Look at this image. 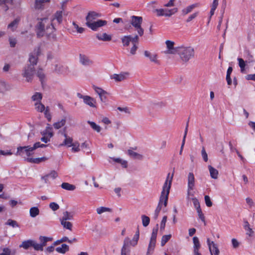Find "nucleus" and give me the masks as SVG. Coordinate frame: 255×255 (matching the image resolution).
<instances>
[{"mask_svg":"<svg viewBox=\"0 0 255 255\" xmlns=\"http://www.w3.org/2000/svg\"><path fill=\"white\" fill-rule=\"evenodd\" d=\"M158 16H171L174 14L177 11V8L169 9L168 8H162L159 9H155Z\"/></svg>","mask_w":255,"mask_h":255,"instance_id":"1a4fd4ad","label":"nucleus"},{"mask_svg":"<svg viewBox=\"0 0 255 255\" xmlns=\"http://www.w3.org/2000/svg\"><path fill=\"white\" fill-rule=\"evenodd\" d=\"M197 212L198 213L199 218L205 224V217L204 214L202 213L200 207H198V209H197Z\"/></svg>","mask_w":255,"mask_h":255,"instance_id":"6e6d98bb","label":"nucleus"},{"mask_svg":"<svg viewBox=\"0 0 255 255\" xmlns=\"http://www.w3.org/2000/svg\"><path fill=\"white\" fill-rule=\"evenodd\" d=\"M79 58L80 62L84 66H90L93 64V61L84 54H80Z\"/></svg>","mask_w":255,"mask_h":255,"instance_id":"4468645a","label":"nucleus"},{"mask_svg":"<svg viewBox=\"0 0 255 255\" xmlns=\"http://www.w3.org/2000/svg\"><path fill=\"white\" fill-rule=\"evenodd\" d=\"M161 208H162L161 205L158 204V206H157L156 209H155V212L154 214V219L155 220H156L157 219L158 216L159 214V212H160V211L161 210Z\"/></svg>","mask_w":255,"mask_h":255,"instance_id":"052dcab7","label":"nucleus"},{"mask_svg":"<svg viewBox=\"0 0 255 255\" xmlns=\"http://www.w3.org/2000/svg\"><path fill=\"white\" fill-rule=\"evenodd\" d=\"M144 55L149 58L151 62H153L157 65H160V62L157 59V55L154 53H151L148 51L145 50L144 51Z\"/></svg>","mask_w":255,"mask_h":255,"instance_id":"f8f14e48","label":"nucleus"},{"mask_svg":"<svg viewBox=\"0 0 255 255\" xmlns=\"http://www.w3.org/2000/svg\"><path fill=\"white\" fill-rule=\"evenodd\" d=\"M36 31L38 37L44 36L46 30L54 29L56 24H60L62 21V17H44L37 19Z\"/></svg>","mask_w":255,"mask_h":255,"instance_id":"f257e3e1","label":"nucleus"},{"mask_svg":"<svg viewBox=\"0 0 255 255\" xmlns=\"http://www.w3.org/2000/svg\"><path fill=\"white\" fill-rule=\"evenodd\" d=\"M7 4H12V0H0V8L5 11L8 9Z\"/></svg>","mask_w":255,"mask_h":255,"instance_id":"b1692460","label":"nucleus"},{"mask_svg":"<svg viewBox=\"0 0 255 255\" xmlns=\"http://www.w3.org/2000/svg\"><path fill=\"white\" fill-rule=\"evenodd\" d=\"M42 94L40 93L37 92L34 95L32 96V99L33 101H38L39 102L42 99Z\"/></svg>","mask_w":255,"mask_h":255,"instance_id":"4d7b16f0","label":"nucleus"},{"mask_svg":"<svg viewBox=\"0 0 255 255\" xmlns=\"http://www.w3.org/2000/svg\"><path fill=\"white\" fill-rule=\"evenodd\" d=\"M208 167L211 177L214 179H217L218 178L219 171L211 165H208Z\"/></svg>","mask_w":255,"mask_h":255,"instance_id":"4be33fe9","label":"nucleus"},{"mask_svg":"<svg viewBox=\"0 0 255 255\" xmlns=\"http://www.w3.org/2000/svg\"><path fill=\"white\" fill-rule=\"evenodd\" d=\"M50 0H35V8L37 9H43L44 4L46 2H49Z\"/></svg>","mask_w":255,"mask_h":255,"instance_id":"393cba45","label":"nucleus"},{"mask_svg":"<svg viewBox=\"0 0 255 255\" xmlns=\"http://www.w3.org/2000/svg\"><path fill=\"white\" fill-rule=\"evenodd\" d=\"M128 154L131 157L133 158L138 159H141L142 158V155L135 152L132 150L128 149Z\"/></svg>","mask_w":255,"mask_h":255,"instance_id":"c9c22d12","label":"nucleus"},{"mask_svg":"<svg viewBox=\"0 0 255 255\" xmlns=\"http://www.w3.org/2000/svg\"><path fill=\"white\" fill-rule=\"evenodd\" d=\"M74 213L73 212H69L68 211L64 212L63 213L62 217L60 220L63 221H70L73 219Z\"/></svg>","mask_w":255,"mask_h":255,"instance_id":"5701e85b","label":"nucleus"},{"mask_svg":"<svg viewBox=\"0 0 255 255\" xmlns=\"http://www.w3.org/2000/svg\"><path fill=\"white\" fill-rule=\"evenodd\" d=\"M88 124H89L92 129L98 132H100L101 130V128L98 125H97L95 122H91L90 121H88L87 122Z\"/></svg>","mask_w":255,"mask_h":255,"instance_id":"a19ab883","label":"nucleus"},{"mask_svg":"<svg viewBox=\"0 0 255 255\" xmlns=\"http://www.w3.org/2000/svg\"><path fill=\"white\" fill-rule=\"evenodd\" d=\"M37 76L39 78L41 83L43 84V82L45 78V75L44 73H43V70L42 69H39L37 71Z\"/></svg>","mask_w":255,"mask_h":255,"instance_id":"de8ad7c7","label":"nucleus"},{"mask_svg":"<svg viewBox=\"0 0 255 255\" xmlns=\"http://www.w3.org/2000/svg\"><path fill=\"white\" fill-rule=\"evenodd\" d=\"M244 228L247 231V234L250 237H252L254 233V231L250 227V224L248 221L244 222Z\"/></svg>","mask_w":255,"mask_h":255,"instance_id":"e433bc0d","label":"nucleus"},{"mask_svg":"<svg viewBox=\"0 0 255 255\" xmlns=\"http://www.w3.org/2000/svg\"><path fill=\"white\" fill-rule=\"evenodd\" d=\"M188 122L187 123L186 126V128H185V129L184 134V136H183V140H182V144H181L180 150V152H179V154H182L183 148L184 145L185 144V139H186V135H187V132H188Z\"/></svg>","mask_w":255,"mask_h":255,"instance_id":"79ce46f5","label":"nucleus"},{"mask_svg":"<svg viewBox=\"0 0 255 255\" xmlns=\"http://www.w3.org/2000/svg\"><path fill=\"white\" fill-rule=\"evenodd\" d=\"M129 238L126 237L124 241V245L121 250V255H127L129 254L130 250L128 246Z\"/></svg>","mask_w":255,"mask_h":255,"instance_id":"dca6fc26","label":"nucleus"},{"mask_svg":"<svg viewBox=\"0 0 255 255\" xmlns=\"http://www.w3.org/2000/svg\"><path fill=\"white\" fill-rule=\"evenodd\" d=\"M139 230L137 229L132 240L131 241L129 240L128 243H129L132 246H135V245H136V244L137 243L138 240L139 239Z\"/></svg>","mask_w":255,"mask_h":255,"instance_id":"473e14b6","label":"nucleus"},{"mask_svg":"<svg viewBox=\"0 0 255 255\" xmlns=\"http://www.w3.org/2000/svg\"><path fill=\"white\" fill-rule=\"evenodd\" d=\"M5 225L11 226L13 228L19 227V225L17 222L16 221L13 220L12 219H8L5 223Z\"/></svg>","mask_w":255,"mask_h":255,"instance_id":"09e8293b","label":"nucleus"},{"mask_svg":"<svg viewBox=\"0 0 255 255\" xmlns=\"http://www.w3.org/2000/svg\"><path fill=\"white\" fill-rule=\"evenodd\" d=\"M173 174L174 173H172L171 176L170 177V173H168L167 176L166 180L165 183H164L162 188V191L161 192V194L160 197L158 205H160L162 206V204H163L165 207L167 206L168 195L171 188V185L173 177Z\"/></svg>","mask_w":255,"mask_h":255,"instance_id":"7ed1b4c3","label":"nucleus"},{"mask_svg":"<svg viewBox=\"0 0 255 255\" xmlns=\"http://www.w3.org/2000/svg\"><path fill=\"white\" fill-rule=\"evenodd\" d=\"M69 246L66 244H63L61 247H57L55 250L59 253L65 254L66 252L69 251Z\"/></svg>","mask_w":255,"mask_h":255,"instance_id":"c85d7f7f","label":"nucleus"},{"mask_svg":"<svg viewBox=\"0 0 255 255\" xmlns=\"http://www.w3.org/2000/svg\"><path fill=\"white\" fill-rule=\"evenodd\" d=\"M39 240L40 241V244L42 246V247L43 248L44 247L46 246L47 245V243L48 242L52 241L53 239L52 238L50 237H47L45 236H40L39 238Z\"/></svg>","mask_w":255,"mask_h":255,"instance_id":"bb28decb","label":"nucleus"},{"mask_svg":"<svg viewBox=\"0 0 255 255\" xmlns=\"http://www.w3.org/2000/svg\"><path fill=\"white\" fill-rule=\"evenodd\" d=\"M33 241V240H28L23 241L19 246V247L23 248L25 250H27L29 247H32Z\"/></svg>","mask_w":255,"mask_h":255,"instance_id":"7c9ffc66","label":"nucleus"},{"mask_svg":"<svg viewBox=\"0 0 255 255\" xmlns=\"http://www.w3.org/2000/svg\"><path fill=\"white\" fill-rule=\"evenodd\" d=\"M63 135L65 137V139L64 140L63 143L59 145V146H67L68 147H71L76 146V143H73L72 142L73 139L72 137L68 136L67 134L65 133H63Z\"/></svg>","mask_w":255,"mask_h":255,"instance_id":"ddd939ff","label":"nucleus"},{"mask_svg":"<svg viewBox=\"0 0 255 255\" xmlns=\"http://www.w3.org/2000/svg\"><path fill=\"white\" fill-rule=\"evenodd\" d=\"M35 109L39 112H42L45 111V107L44 105L39 102H36L35 104Z\"/></svg>","mask_w":255,"mask_h":255,"instance_id":"a18cd8bd","label":"nucleus"},{"mask_svg":"<svg viewBox=\"0 0 255 255\" xmlns=\"http://www.w3.org/2000/svg\"><path fill=\"white\" fill-rule=\"evenodd\" d=\"M193 242L194 244V252L199 251L201 245L198 238L197 237H194Z\"/></svg>","mask_w":255,"mask_h":255,"instance_id":"58836bf2","label":"nucleus"},{"mask_svg":"<svg viewBox=\"0 0 255 255\" xmlns=\"http://www.w3.org/2000/svg\"><path fill=\"white\" fill-rule=\"evenodd\" d=\"M142 21V17H132L130 22L132 25L135 28L138 35L140 36H142L144 33V30L141 27Z\"/></svg>","mask_w":255,"mask_h":255,"instance_id":"6e6552de","label":"nucleus"},{"mask_svg":"<svg viewBox=\"0 0 255 255\" xmlns=\"http://www.w3.org/2000/svg\"><path fill=\"white\" fill-rule=\"evenodd\" d=\"M106 20L98 19L95 20L94 17H86L87 26L94 31H97L99 28L106 25Z\"/></svg>","mask_w":255,"mask_h":255,"instance_id":"20e7f679","label":"nucleus"},{"mask_svg":"<svg viewBox=\"0 0 255 255\" xmlns=\"http://www.w3.org/2000/svg\"><path fill=\"white\" fill-rule=\"evenodd\" d=\"M218 5V2H213L212 4L211 5V9L210 11V16H212L214 14L215 11Z\"/></svg>","mask_w":255,"mask_h":255,"instance_id":"5fc2aeb1","label":"nucleus"},{"mask_svg":"<svg viewBox=\"0 0 255 255\" xmlns=\"http://www.w3.org/2000/svg\"><path fill=\"white\" fill-rule=\"evenodd\" d=\"M165 44L167 49V51L166 52L167 53L170 54H176V49L179 48V46L174 47V42L168 40L165 41Z\"/></svg>","mask_w":255,"mask_h":255,"instance_id":"9b49d317","label":"nucleus"},{"mask_svg":"<svg viewBox=\"0 0 255 255\" xmlns=\"http://www.w3.org/2000/svg\"><path fill=\"white\" fill-rule=\"evenodd\" d=\"M176 54L179 56L181 60L183 62H188L195 56L194 48L191 46L179 45V48L176 49Z\"/></svg>","mask_w":255,"mask_h":255,"instance_id":"f03ea898","label":"nucleus"},{"mask_svg":"<svg viewBox=\"0 0 255 255\" xmlns=\"http://www.w3.org/2000/svg\"><path fill=\"white\" fill-rule=\"evenodd\" d=\"M93 89H94L95 92L98 95H100L103 93H104V92L105 91V90H104L103 89H102V88H99V87H98L97 86H93Z\"/></svg>","mask_w":255,"mask_h":255,"instance_id":"338daca9","label":"nucleus"},{"mask_svg":"<svg viewBox=\"0 0 255 255\" xmlns=\"http://www.w3.org/2000/svg\"><path fill=\"white\" fill-rule=\"evenodd\" d=\"M19 20V19L18 18H15L13 21H12L8 25V28L10 29L12 31H14L17 28Z\"/></svg>","mask_w":255,"mask_h":255,"instance_id":"4c0bfd02","label":"nucleus"},{"mask_svg":"<svg viewBox=\"0 0 255 255\" xmlns=\"http://www.w3.org/2000/svg\"><path fill=\"white\" fill-rule=\"evenodd\" d=\"M205 201L207 207H210L212 206L213 203L211 201L210 197L208 195L205 196Z\"/></svg>","mask_w":255,"mask_h":255,"instance_id":"680f3d73","label":"nucleus"},{"mask_svg":"<svg viewBox=\"0 0 255 255\" xmlns=\"http://www.w3.org/2000/svg\"><path fill=\"white\" fill-rule=\"evenodd\" d=\"M11 251L10 249L7 248H3L2 249V253L0 254V255H10Z\"/></svg>","mask_w":255,"mask_h":255,"instance_id":"774afa93","label":"nucleus"},{"mask_svg":"<svg viewBox=\"0 0 255 255\" xmlns=\"http://www.w3.org/2000/svg\"><path fill=\"white\" fill-rule=\"evenodd\" d=\"M11 89L10 85L3 80H0V92L4 93Z\"/></svg>","mask_w":255,"mask_h":255,"instance_id":"aec40b11","label":"nucleus"},{"mask_svg":"<svg viewBox=\"0 0 255 255\" xmlns=\"http://www.w3.org/2000/svg\"><path fill=\"white\" fill-rule=\"evenodd\" d=\"M49 207L53 211H55L59 208V206L55 202L51 203L49 204Z\"/></svg>","mask_w":255,"mask_h":255,"instance_id":"69168bd1","label":"nucleus"},{"mask_svg":"<svg viewBox=\"0 0 255 255\" xmlns=\"http://www.w3.org/2000/svg\"><path fill=\"white\" fill-rule=\"evenodd\" d=\"M108 93L106 91H105L104 93L99 95L101 101L103 103H106L107 101V95Z\"/></svg>","mask_w":255,"mask_h":255,"instance_id":"bf43d9fd","label":"nucleus"},{"mask_svg":"<svg viewBox=\"0 0 255 255\" xmlns=\"http://www.w3.org/2000/svg\"><path fill=\"white\" fill-rule=\"evenodd\" d=\"M39 210L38 207H33L29 210L30 216L32 218H35L39 214Z\"/></svg>","mask_w":255,"mask_h":255,"instance_id":"72a5a7b5","label":"nucleus"},{"mask_svg":"<svg viewBox=\"0 0 255 255\" xmlns=\"http://www.w3.org/2000/svg\"><path fill=\"white\" fill-rule=\"evenodd\" d=\"M171 238V235L170 234L163 236L161 238V246L163 247Z\"/></svg>","mask_w":255,"mask_h":255,"instance_id":"49530a36","label":"nucleus"},{"mask_svg":"<svg viewBox=\"0 0 255 255\" xmlns=\"http://www.w3.org/2000/svg\"><path fill=\"white\" fill-rule=\"evenodd\" d=\"M158 230V224H156L155 227L153 228L152 231L151 236L150 242L148 245L147 251L146 255H150L153 252L155 247L156 238Z\"/></svg>","mask_w":255,"mask_h":255,"instance_id":"39448f33","label":"nucleus"},{"mask_svg":"<svg viewBox=\"0 0 255 255\" xmlns=\"http://www.w3.org/2000/svg\"><path fill=\"white\" fill-rule=\"evenodd\" d=\"M66 118L64 117L61 121L55 123L53 124V127L55 129H59L60 128L63 127L66 123Z\"/></svg>","mask_w":255,"mask_h":255,"instance_id":"2f4dec72","label":"nucleus"},{"mask_svg":"<svg viewBox=\"0 0 255 255\" xmlns=\"http://www.w3.org/2000/svg\"><path fill=\"white\" fill-rule=\"evenodd\" d=\"M195 185V177L192 172H190L188 176V190H192Z\"/></svg>","mask_w":255,"mask_h":255,"instance_id":"a211bd4d","label":"nucleus"},{"mask_svg":"<svg viewBox=\"0 0 255 255\" xmlns=\"http://www.w3.org/2000/svg\"><path fill=\"white\" fill-rule=\"evenodd\" d=\"M60 222L64 228L72 231L73 225L71 222L63 220H60Z\"/></svg>","mask_w":255,"mask_h":255,"instance_id":"ea45409f","label":"nucleus"},{"mask_svg":"<svg viewBox=\"0 0 255 255\" xmlns=\"http://www.w3.org/2000/svg\"><path fill=\"white\" fill-rule=\"evenodd\" d=\"M128 75V72L121 73L119 74H115L112 76V78L117 82H121L127 79Z\"/></svg>","mask_w":255,"mask_h":255,"instance_id":"2eb2a0df","label":"nucleus"},{"mask_svg":"<svg viewBox=\"0 0 255 255\" xmlns=\"http://www.w3.org/2000/svg\"><path fill=\"white\" fill-rule=\"evenodd\" d=\"M201 154L202 156L203 157V160L204 161L207 162L208 160V154L205 149V148L204 147H202V150H201Z\"/></svg>","mask_w":255,"mask_h":255,"instance_id":"e2e57ef3","label":"nucleus"},{"mask_svg":"<svg viewBox=\"0 0 255 255\" xmlns=\"http://www.w3.org/2000/svg\"><path fill=\"white\" fill-rule=\"evenodd\" d=\"M32 247L36 251H43V248L42 246L40 244L36 243L34 241H33Z\"/></svg>","mask_w":255,"mask_h":255,"instance_id":"3c124183","label":"nucleus"},{"mask_svg":"<svg viewBox=\"0 0 255 255\" xmlns=\"http://www.w3.org/2000/svg\"><path fill=\"white\" fill-rule=\"evenodd\" d=\"M96 211L97 214H101L106 212H112V209L108 207H100L99 208H97Z\"/></svg>","mask_w":255,"mask_h":255,"instance_id":"c03bdc74","label":"nucleus"},{"mask_svg":"<svg viewBox=\"0 0 255 255\" xmlns=\"http://www.w3.org/2000/svg\"><path fill=\"white\" fill-rule=\"evenodd\" d=\"M207 242L211 255H213V253L215 255H219L220 252L216 245L213 242H210L209 239L207 240Z\"/></svg>","mask_w":255,"mask_h":255,"instance_id":"f3484780","label":"nucleus"},{"mask_svg":"<svg viewBox=\"0 0 255 255\" xmlns=\"http://www.w3.org/2000/svg\"><path fill=\"white\" fill-rule=\"evenodd\" d=\"M35 68L32 65H26L23 68L22 76L25 78L26 81L31 82L33 78Z\"/></svg>","mask_w":255,"mask_h":255,"instance_id":"0eeeda50","label":"nucleus"},{"mask_svg":"<svg viewBox=\"0 0 255 255\" xmlns=\"http://www.w3.org/2000/svg\"><path fill=\"white\" fill-rule=\"evenodd\" d=\"M44 112L45 117L47 119L48 121H50L51 120V116L49 112V108L48 107H46V109Z\"/></svg>","mask_w":255,"mask_h":255,"instance_id":"0e129e2a","label":"nucleus"},{"mask_svg":"<svg viewBox=\"0 0 255 255\" xmlns=\"http://www.w3.org/2000/svg\"><path fill=\"white\" fill-rule=\"evenodd\" d=\"M199 5H200V4L199 3H194L191 5H189L188 7H187L186 8L183 9L182 14L183 15H186L189 12H191L193 8L197 7L199 6Z\"/></svg>","mask_w":255,"mask_h":255,"instance_id":"cd10ccee","label":"nucleus"},{"mask_svg":"<svg viewBox=\"0 0 255 255\" xmlns=\"http://www.w3.org/2000/svg\"><path fill=\"white\" fill-rule=\"evenodd\" d=\"M33 150L30 146H18L17 148L16 155H19L25 158L26 160L27 158L33 154Z\"/></svg>","mask_w":255,"mask_h":255,"instance_id":"423d86ee","label":"nucleus"},{"mask_svg":"<svg viewBox=\"0 0 255 255\" xmlns=\"http://www.w3.org/2000/svg\"><path fill=\"white\" fill-rule=\"evenodd\" d=\"M54 69L53 71L57 74H60L63 73L64 72V68L63 66L60 64H55L54 65Z\"/></svg>","mask_w":255,"mask_h":255,"instance_id":"c756f323","label":"nucleus"},{"mask_svg":"<svg viewBox=\"0 0 255 255\" xmlns=\"http://www.w3.org/2000/svg\"><path fill=\"white\" fill-rule=\"evenodd\" d=\"M96 36L98 40L104 41H110L112 40L111 35H108L106 33H104L102 34L98 33Z\"/></svg>","mask_w":255,"mask_h":255,"instance_id":"412c9836","label":"nucleus"},{"mask_svg":"<svg viewBox=\"0 0 255 255\" xmlns=\"http://www.w3.org/2000/svg\"><path fill=\"white\" fill-rule=\"evenodd\" d=\"M141 218L143 226L144 227H147L149 224L150 218L145 215H141Z\"/></svg>","mask_w":255,"mask_h":255,"instance_id":"37998d69","label":"nucleus"},{"mask_svg":"<svg viewBox=\"0 0 255 255\" xmlns=\"http://www.w3.org/2000/svg\"><path fill=\"white\" fill-rule=\"evenodd\" d=\"M47 159V158L45 157H42L41 158H27L26 161L30 163L38 164L41 162L44 161Z\"/></svg>","mask_w":255,"mask_h":255,"instance_id":"a878e982","label":"nucleus"},{"mask_svg":"<svg viewBox=\"0 0 255 255\" xmlns=\"http://www.w3.org/2000/svg\"><path fill=\"white\" fill-rule=\"evenodd\" d=\"M40 53V48L38 47L34 49L33 51L30 54L29 61L30 64L29 65H32L34 67V65L37 64L38 58Z\"/></svg>","mask_w":255,"mask_h":255,"instance_id":"9d476101","label":"nucleus"},{"mask_svg":"<svg viewBox=\"0 0 255 255\" xmlns=\"http://www.w3.org/2000/svg\"><path fill=\"white\" fill-rule=\"evenodd\" d=\"M122 42L124 46H128L130 42V35L125 36L122 38Z\"/></svg>","mask_w":255,"mask_h":255,"instance_id":"603ef678","label":"nucleus"},{"mask_svg":"<svg viewBox=\"0 0 255 255\" xmlns=\"http://www.w3.org/2000/svg\"><path fill=\"white\" fill-rule=\"evenodd\" d=\"M167 217L166 216H164L163 217L162 220L160 223V231H163L164 230L165 227V224H166V223L167 221Z\"/></svg>","mask_w":255,"mask_h":255,"instance_id":"13d9d810","label":"nucleus"},{"mask_svg":"<svg viewBox=\"0 0 255 255\" xmlns=\"http://www.w3.org/2000/svg\"><path fill=\"white\" fill-rule=\"evenodd\" d=\"M66 3V1H63L62 2V10H59V11H57L56 12V13H55V16H62V14H64V15H67L68 13H66L65 11H64V4Z\"/></svg>","mask_w":255,"mask_h":255,"instance_id":"864d4df0","label":"nucleus"},{"mask_svg":"<svg viewBox=\"0 0 255 255\" xmlns=\"http://www.w3.org/2000/svg\"><path fill=\"white\" fill-rule=\"evenodd\" d=\"M72 25L73 26V28L76 30L77 33H82L85 30L84 28L79 27L74 21L72 22Z\"/></svg>","mask_w":255,"mask_h":255,"instance_id":"8fccbe9b","label":"nucleus"},{"mask_svg":"<svg viewBox=\"0 0 255 255\" xmlns=\"http://www.w3.org/2000/svg\"><path fill=\"white\" fill-rule=\"evenodd\" d=\"M83 101L85 104L91 107L95 108L96 107V100L89 96H86Z\"/></svg>","mask_w":255,"mask_h":255,"instance_id":"6ab92c4d","label":"nucleus"},{"mask_svg":"<svg viewBox=\"0 0 255 255\" xmlns=\"http://www.w3.org/2000/svg\"><path fill=\"white\" fill-rule=\"evenodd\" d=\"M61 186L63 189L69 191H73L76 188L75 186L74 185L71 184L67 182L63 183L61 184Z\"/></svg>","mask_w":255,"mask_h":255,"instance_id":"f704fd0d","label":"nucleus"}]
</instances>
